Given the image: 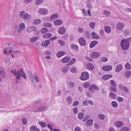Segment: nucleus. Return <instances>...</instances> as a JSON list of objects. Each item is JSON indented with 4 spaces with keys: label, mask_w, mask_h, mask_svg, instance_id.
<instances>
[{
    "label": "nucleus",
    "mask_w": 131,
    "mask_h": 131,
    "mask_svg": "<svg viewBox=\"0 0 131 131\" xmlns=\"http://www.w3.org/2000/svg\"><path fill=\"white\" fill-rule=\"evenodd\" d=\"M11 72L13 76L15 77L17 79H20L21 76L25 79L27 78L26 73L22 68H20V70H18L17 71L15 69L12 70H11Z\"/></svg>",
    "instance_id": "nucleus-1"
},
{
    "label": "nucleus",
    "mask_w": 131,
    "mask_h": 131,
    "mask_svg": "<svg viewBox=\"0 0 131 131\" xmlns=\"http://www.w3.org/2000/svg\"><path fill=\"white\" fill-rule=\"evenodd\" d=\"M121 45L122 48L124 50H127L129 45V41L127 39H123L121 40Z\"/></svg>",
    "instance_id": "nucleus-2"
},
{
    "label": "nucleus",
    "mask_w": 131,
    "mask_h": 131,
    "mask_svg": "<svg viewBox=\"0 0 131 131\" xmlns=\"http://www.w3.org/2000/svg\"><path fill=\"white\" fill-rule=\"evenodd\" d=\"M89 78V73L86 71H84L82 73L80 79L84 81L87 80Z\"/></svg>",
    "instance_id": "nucleus-3"
},
{
    "label": "nucleus",
    "mask_w": 131,
    "mask_h": 131,
    "mask_svg": "<svg viewBox=\"0 0 131 131\" xmlns=\"http://www.w3.org/2000/svg\"><path fill=\"white\" fill-rule=\"evenodd\" d=\"M48 10L45 8H41L39 9L38 10V13L41 15H46L47 14Z\"/></svg>",
    "instance_id": "nucleus-4"
},
{
    "label": "nucleus",
    "mask_w": 131,
    "mask_h": 131,
    "mask_svg": "<svg viewBox=\"0 0 131 131\" xmlns=\"http://www.w3.org/2000/svg\"><path fill=\"white\" fill-rule=\"evenodd\" d=\"M78 41L80 45L82 46H85L86 45V41L85 39L83 37H80L79 38Z\"/></svg>",
    "instance_id": "nucleus-5"
},
{
    "label": "nucleus",
    "mask_w": 131,
    "mask_h": 131,
    "mask_svg": "<svg viewBox=\"0 0 131 131\" xmlns=\"http://www.w3.org/2000/svg\"><path fill=\"white\" fill-rule=\"evenodd\" d=\"M124 24L121 22L117 23V29L118 30H121L124 26Z\"/></svg>",
    "instance_id": "nucleus-6"
},
{
    "label": "nucleus",
    "mask_w": 131,
    "mask_h": 131,
    "mask_svg": "<svg viewBox=\"0 0 131 131\" xmlns=\"http://www.w3.org/2000/svg\"><path fill=\"white\" fill-rule=\"evenodd\" d=\"M19 28L17 30L18 33H20L21 31L25 29V25L24 23H21L19 25Z\"/></svg>",
    "instance_id": "nucleus-7"
},
{
    "label": "nucleus",
    "mask_w": 131,
    "mask_h": 131,
    "mask_svg": "<svg viewBox=\"0 0 131 131\" xmlns=\"http://www.w3.org/2000/svg\"><path fill=\"white\" fill-rule=\"evenodd\" d=\"M6 45L8 47V49L9 50H8V54H11L13 52L12 50L14 47L13 45L10 43H7Z\"/></svg>",
    "instance_id": "nucleus-8"
},
{
    "label": "nucleus",
    "mask_w": 131,
    "mask_h": 131,
    "mask_svg": "<svg viewBox=\"0 0 131 131\" xmlns=\"http://www.w3.org/2000/svg\"><path fill=\"white\" fill-rule=\"evenodd\" d=\"M99 89L95 84H93L90 87L89 90H90L93 93L95 90H97Z\"/></svg>",
    "instance_id": "nucleus-9"
},
{
    "label": "nucleus",
    "mask_w": 131,
    "mask_h": 131,
    "mask_svg": "<svg viewBox=\"0 0 131 131\" xmlns=\"http://www.w3.org/2000/svg\"><path fill=\"white\" fill-rule=\"evenodd\" d=\"M100 56V54L98 52H92L91 54V57L93 58H97L99 57Z\"/></svg>",
    "instance_id": "nucleus-10"
},
{
    "label": "nucleus",
    "mask_w": 131,
    "mask_h": 131,
    "mask_svg": "<svg viewBox=\"0 0 131 131\" xmlns=\"http://www.w3.org/2000/svg\"><path fill=\"white\" fill-rule=\"evenodd\" d=\"M112 67L110 66L107 65L103 66L102 67L103 70L105 71H109L112 70Z\"/></svg>",
    "instance_id": "nucleus-11"
},
{
    "label": "nucleus",
    "mask_w": 131,
    "mask_h": 131,
    "mask_svg": "<svg viewBox=\"0 0 131 131\" xmlns=\"http://www.w3.org/2000/svg\"><path fill=\"white\" fill-rule=\"evenodd\" d=\"M123 67L122 64H119L118 65L115 69V71L117 73H118L120 71L122 70Z\"/></svg>",
    "instance_id": "nucleus-12"
},
{
    "label": "nucleus",
    "mask_w": 131,
    "mask_h": 131,
    "mask_svg": "<svg viewBox=\"0 0 131 131\" xmlns=\"http://www.w3.org/2000/svg\"><path fill=\"white\" fill-rule=\"evenodd\" d=\"M47 108V107L46 106H43L39 108L36 109L35 111V112H42L46 110Z\"/></svg>",
    "instance_id": "nucleus-13"
},
{
    "label": "nucleus",
    "mask_w": 131,
    "mask_h": 131,
    "mask_svg": "<svg viewBox=\"0 0 131 131\" xmlns=\"http://www.w3.org/2000/svg\"><path fill=\"white\" fill-rule=\"evenodd\" d=\"M114 125L117 127H121L123 126V122L118 121L115 122Z\"/></svg>",
    "instance_id": "nucleus-14"
},
{
    "label": "nucleus",
    "mask_w": 131,
    "mask_h": 131,
    "mask_svg": "<svg viewBox=\"0 0 131 131\" xmlns=\"http://www.w3.org/2000/svg\"><path fill=\"white\" fill-rule=\"evenodd\" d=\"M66 30L65 28L63 27H61L58 30V32L60 34L62 35L65 33Z\"/></svg>",
    "instance_id": "nucleus-15"
},
{
    "label": "nucleus",
    "mask_w": 131,
    "mask_h": 131,
    "mask_svg": "<svg viewBox=\"0 0 131 131\" xmlns=\"http://www.w3.org/2000/svg\"><path fill=\"white\" fill-rule=\"evenodd\" d=\"M91 35L92 37L93 38L95 39H98L100 38V36L95 32H92Z\"/></svg>",
    "instance_id": "nucleus-16"
},
{
    "label": "nucleus",
    "mask_w": 131,
    "mask_h": 131,
    "mask_svg": "<svg viewBox=\"0 0 131 131\" xmlns=\"http://www.w3.org/2000/svg\"><path fill=\"white\" fill-rule=\"evenodd\" d=\"M112 77L113 76L111 74H108L105 75L102 77V79L105 80H107L109 79L112 78Z\"/></svg>",
    "instance_id": "nucleus-17"
},
{
    "label": "nucleus",
    "mask_w": 131,
    "mask_h": 131,
    "mask_svg": "<svg viewBox=\"0 0 131 131\" xmlns=\"http://www.w3.org/2000/svg\"><path fill=\"white\" fill-rule=\"evenodd\" d=\"M36 30V28L35 26H32L29 28L27 30L28 32H34Z\"/></svg>",
    "instance_id": "nucleus-18"
},
{
    "label": "nucleus",
    "mask_w": 131,
    "mask_h": 131,
    "mask_svg": "<svg viewBox=\"0 0 131 131\" xmlns=\"http://www.w3.org/2000/svg\"><path fill=\"white\" fill-rule=\"evenodd\" d=\"M28 74L30 80L32 83H33L34 81V79L32 72L30 71H28Z\"/></svg>",
    "instance_id": "nucleus-19"
},
{
    "label": "nucleus",
    "mask_w": 131,
    "mask_h": 131,
    "mask_svg": "<svg viewBox=\"0 0 131 131\" xmlns=\"http://www.w3.org/2000/svg\"><path fill=\"white\" fill-rule=\"evenodd\" d=\"M30 131H40V129L37 128L36 126L33 125L30 127L29 129Z\"/></svg>",
    "instance_id": "nucleus-20"
},
{
    "label": "nucleus",
    "mask_w": 131,
    "mask_h": 131,
    "mask_svg": "<svg viewBox=\"0 0 131 131\" xmlns=\"http://www.w3.org/2000/svg\"><path fill=\"white\" fill-rule=\"evenodd\" d=\"M50 43V41L49 40H46L42 42V46L43 47H46L48 46Z\"/></svg>",
    "instance_id": "nucleus-21"
},
{
    "label": "nucleus",
    "mask_w": 131,
    "mask_h": 131,
    "mask_svg": "<svg viewBox=\"0 0 131 131\" xmlns=\"http://www.w3.org/2000/svg\"><path fill=\"white\" fill-rule=\"evenodd\" d=\"M98 42L96 40L92 41L90 44V47L91 48H93L97 43Z\"/></svg>",
    "instance_id": "nucleus-22"
},
{
    "label": "nucleus",
    "mask_w": 131,
    "mask_h": 131,
    "mask_svg": "<svg viewBox=\"0 0 131 131\" xmlns=\"http://www.w3.org/2000/svg\"><path fill=\"white\" fill-rule=\"evenodd\" d=\"M87 68L90 70H93L94 69V67L91 63H89L87 64Z\"/></svg>",
    "instance_id": "nucleus-23"
},
{
    "label": "nucleus",
    "mask_w": 131,
    "mask_h": 131,
    "mask_svg": "<svg viewBox=\"0 0 131 131\" xmlns=\"http://www.w3.org/2000/svg\"><path fill=\"white\" fill-rule=\"evenodd\" d=\"M23 18L25 20H28L31 18V15L26 13L23 15Z\"/></svg>",
    "instance_id": "nucleus-24"
},
{
    "label": "nucleus",
    "mask_w": 131,
    "mask_h": 131,
    "mask_svg": "<svg viewBox=\"0 0 131 131\" xmlns=\"http://www.w3.org/2000/svg\"><path fill=\"white\" fill-rule=\"evenodd\" d=\"M70 60V58L68 57H67L62 59L61 60V62L63 63H65L68 62Z\"/></svg>",
    "instance_id": "nucleus-25"
},
{
    "label": "nucleus",
    "mask_w": 131,
    "mask_h": 131,
    "mask_svg": "<svg viewBox=\"0 0 131 131\" xmlns=\"http://www.w3.org/2000/svg\"><path fill=\"white\" fill-rule=\"evenodd\" d=\"M62 23V21L61 20L57 19L54 22V25L57 26L60 25Z\"/></svg>",
    "instance_id": "nucleus-26"
},
{
    "label": "nucleus",
    "mask_w": 131,
    "mask_h": 131,
    "mask_svg": "<svg viewBox=\"0 0 131 131\" xmlns=\"http://www.w3.org/2000/svg\"><path fill=\"white\" fill-rule=\"evenodd\" d=\"M58 14H55L52 15L50 18V20L53 21L56 19L58 17Z\"/></svg>",
    "instance_id": "nucleus-27"
},
{
    "label": "nucleus",
    "mask_w": 131,
    "mask_h": 131,
    "mask_svg": "<svg viewBox=\"0 0 131 131\" xmlns=\"http://www.w3.org/2000/svg\"><path fill=\"white\" fill-rule=\"evenodd\" d=\"M71 49H73L76 51H77L79 50L78 46L74 44H72L71 45Z\"/></svg>",
    "instance_id": "nucleus-28"
},
{
    "label": "nucleus",
    "mask_w": 131,
    "mask_h": 131,
    "mask_svg": "<svg viewBox=\"0 0 131 131\" xmlns=\"http://www.w3.org/2000/svg\"><path fill=\"white\" fill-rule=\"evenodd\" d=\"M65 53V52L64 51H60L57 53L56 54L57 57L59 58L64 55Z\"/></svg>",
    "instance_id": "nucleus-29"
},
{
    "label": "nucleus",
    "mask_w": 131,
    "mask_h": 131,
    "mask_svg": "<svg viewBox=\"0 0 131 131\" xmlns=\"http://www.w3.org/2000/svg\"><path fill=\"white\" fill-rule=\"evenodd\" d=\"M52 36V34L49 33H47L43 35V37L44 38H48Z\"/></svg>",
    "instance_id": "nucleus-30"
},
{
    "label": "nucleus",
    "mask_w": 131,
    "mask_h": 131,
    "mask_svg": "<svg viewBox=\"0 0 131 131\" xmlns=\"http://www.w3.org/2000/svg\"><path fill=\"white\" fill-rule=\"evenodd\" d=\"M104 29L105 31L107 33H110L111 31V28L110 26H105Z\"/></svg>",
    "instance_id": "nucleus-31"
},
{
    "label": "nucleus",
    "mask_w": 131,
    "mask_h": 131,
    "mask_svg": "<svg viewBox=\"0 0 131 131\" xmlns=\"http://www.w3.org/2000/svg\"><path fill=\"white\" fill-rule=\"evenodd\" d=\"M39 38V37L38 36L32 37L30 39V42L33 43L37 40Z\"/></svg>",
    "instance_id": "nucleus-32"
},
{
    "label": "nucleus",
    "mask_w": 131,
    "mask_h": 131,
    "mask_svg": "<svg viewBox=\"0 0 131 131\" xmlns=\"http://www.w3.org/2000/svg\"><path fill=\"white\" fill-rule=\"evenodd\" d=\"M43 25L44 27L48 28L51 27L52 26V24L51 23H44L43 24Z\"/></svg>",
    "instance_id": "nucleus-33"
},
{
    "label": "nucleus",
    "mask_w": 131,
    "mask_h": 131,
    "mask_svg": "<svg viewBox=\"0 0 131 131\" xmlns=\"http://www.w3.org/2000/svg\"><path fill=\"white\" fill-rule=\"evenodd\" d=\"M85 37L87 39H89L90 37V32L89 31H85L84 34Z\"/></svg>",
    "instance_id": "nucleus-34"
},
{
    "label": "nucleus",
    "mask_w": 131,
    "mask_h": 131,
    "mask_svg": "<svg viewBox=\"0 0 131 131\" xmlns=\"http://www.w3.org/2000/svg\"><path fill=\"white\" fill-rule=\"evenodd\" d=\"M93 123V120L92 119H90L88 120L86 122L87 125L88 126H90Z\"/></svg>",
    "instance_id": "nucleus-35"
},
{
    "label": "nucleus",
    "mask_w": 131,
    "mask_h": 131,
    "mask_svg": "<svg viewBox=\"0 0 131 131\" xmlns=\"http://www.w3.org/2000/svg\"><path fill=\"white\" fill-rule=\"evenodd\" d=\"M109 96L110 97L114 99H115L116 97L115 94L112 92L110 93Z\"/></svg>",
    "instance_id": "nucleus-36"
},
{
    "label": "nucleus",
    "mask_w": 131,
    "mask_h": 131,
    "mask_svg": "<svg viewBox=\"0 0 131 131\" xmlns=\"http://www.w3.org/2000/svg\"><path fill=\"white\" fill-rule=\"evenodd\" d=\"M48 31V29L45 28H42L40 30L42 34H44L47 32Z\"/></svg>",
    "instance_id": "nucleus-37"
},
{
    "label": "nucleus",
    "mask_w": 131,
    "mask_h": 131,
    "mask_svg": "<svg viewBox=\"0 0 131 131\" xmlns=\"http://www.w3.org/2000/svg\"><path fill=\"white\" fill-rule=\"evenodd\" d=\"M70 70L71 72L72 73H75L77 71V69L74 67L71 68L70 69Z\"/></svg>",
    "instance_id": "nucleus-38"
},
{
    "label": "nucleus",
    "mask_w": 131,
    "mask_h": 131,
    "mask_svg": "<svg viewBox=\"0 0 131 131\" xmlns=\"http://www.w3.org/2000/svg\"><path fill=\"white\" fill-rule=\"evenodd\" d=\"M39 124L42 127H46L47 125V124L44 122H39Z\"/></svg>",
    "instance_id": "nucleus-39"
},
{
    "label": "nucleus",
    "mask_w": 131,
    "mask_h": 131,
    "mask_svg": "<svg viewBox=\"0 0 131 131\" xmlns=\"http://www.w3.org/2000/svg\"><path fill=\"white\" fill-rule=\"evenodd\" d=\"M67 101L69 104H71L72 103V100L70 96H68L67 99Z\"/></svg>",
    "instance_id": "nucleus-40"
},
{
    "label": "nucleus",
    "mask_w": 131,
    "mask_h": 131,
    "mask_svg": "<svg viewBox=\"0 0 131 131\" xmlns=\"http://www.w3.org/2000/svg\"><path fill=\"white\" fill-rule=\"evenodd\" d=\"M41 20L39 19H36L34 21V23L35 25L39 24L41 23Z\"/></svg>",
    "instance_id": "nucleus-41"
},
{
    "label": "nucleus",
    "mask_w": 131,
    "mask_h": 131,
    "mask_svg": "<svg viewBox=\"0 0 131 131\" xmlns=\"http://www.w3.org/2000/svg\"><path fill=\"white\" fill-rule=\"evenodd\" d=\"M111 105L112 107L114 108H116L117 107L118 104L117 102L115 101L112 102Z\"/></svg>",
    "instance_id": "nucleus-42"
},
{
    "label": "nucleus",
    "mask_w": 131,
    "mask_h": 131,
    "mask_svg": "<svg viewBox=\"0 0 131 131\" xmlns=\"http://www.w3.org/2000/svg\"><path fill=\"white\" fill-rule=\"evenodd\" d=\"M123 32H124L125 36H126L129 34L130 32L127 29H125L123 30Z\"/></svg>",
    "instance_id": "nucleus-43"
},
{
    "label": "nucleus",
    "mask_w": 131,
    "mask_h": 131,
    "mask_svg": "<svg viewBox=\"0 0 131 131\" xmlns=\"http://www.w3.org/2000/svg\"><path fill=\"white\" fill-rule=\"evenodd\" d=\"M125 68L127 69H130L131 68V65L129 63L127 62L125 64Z\"/></svg>",
    "instance_id": "nucleus-44"
},
{
    "label": "nucleus",
    "mask_w": 131,
    "mask_h": 131,
    "mask_svg": "<svg viewBox=\"0 0 131 131\" xmlns=\"http://www.w3.org/2000/svg\"><path fill=\"white\" fill-rule=\"evenodd\" d=\"M43 0H36L35 1V4L38 5L42 3Z\"/></svg>",
    "instance_id": "nucleus-45"
},
{
    "label": "nucleus",
    "mask_w": 131,
    "mask_h": 131,
    "mask_svg": "<svg viewBox=\"0 0 131 131\" xmlns=\"http://www.w3.org/2000/svg\"><path fill=\"white\" fill-rule=\"evenodd\" d=\"M131 74V72L129 71H126L125 74L126 76L128 78L129 77Z\"/></svg>",
    "instance_id": "nucleus-46"
},
{
    "label": "nucleus",
    "mask_w": 131,
    "mask_h": 131,
    "mask_svg": "<svg viewBox=\"0 0 131 131\" xmlns=\"http://www.w3.org/2000/svg\"><path fill=\"white\" fill-rule=\"evenodd\" d=\"M98 117L100 119L103 120L104 118L105 117V115L103 114H100L98 115Z\"/></svg>",
    "instance_id": "nucleus-47"
},
{
    "label": "nucleus",
    "mask_w": 131,
    "mask_h": 131,
    "mask_svg": "<svg viewBox=\"0 0 131 131\" xmlns=\"http://www.w3.org/2000/svg\"><path fill=\"white\" fill-rule=\"evenodd\" d=\"M76 61V59L73 58L71 61L68 63V65H71L74 63Z\"/></svg>",
    "instance_id": "nucleus-48"
},
{
    "label": "nucleus",
    "mask_w": 131,
    "mask_h": 131,
    "mask_svg": "<svg viewBox=\"0 0 131 131\" xmlns=\"http://www.w3.org/2000/svg\"><path fill=\"white\" fill-rule=\"evenodd\" d=\"M129 128L128 127H124L122 128L120 131H129Z\"/></svg>",
    "instance_id": "nucleus-49"
},
{
    "label": "nucleus",
    "mask_w": 131,
    "mask_h": 131,
    "mask_svg": "<svg viewBox=\"0 0 131 131\" xmlns=\"http://www.w3.org/2000/svg\"><path fill=\"white\" fill-rule=\"evenodd\" d=\"M101 61L104 62H107L108 60L107 58L106 57H102L101 58Z\"/></svg>",
    "instance_id": "nucleus-50"
},
{
    "label": "nucleus",
    "mask_w": 131,
    "mask_h": 131,
    "mask_svg": "<svg viewBox=\"0 0 131 131\" xmlns=\"http://www.w3.org/2000/svg\"><path fill=\"white\" fill-rule=\"evenodd\" d=\"M22 122L24 125H26L27 124V121L26 118L25 117L23 118L22 119Z\"/></svg>",
    "instance_id": "nucleus-51"
},
{
    "label": "nucleus",
    "mask_w": 131,
    "mask_h": 131,
    "mask_svg": "<svg viewBox=\"0 0 131 131\" xmlns=\"http://www.w3.org/2000/svg\"><path fill=\"white\" fill-rule=\"evenodd\" d=\"M83 113H80L78 115V118L80 119H82L83 118Z\"/></svg>",
    "instance_id": "nucleus-52"
},
{
    "label": "nucleus",
    "mask_w": 131,
    "mask_h": 131,
    "mask_svg": "<svg viewBox=\"0 0 131 131\" xmlns=\"http://www.w3.org/2000/svg\"><path fill=\"white\" fill-rule=\"evenodd\" d=\"M73 111L74 114H78V110L77 107H76L73 108Z\"/></svg>",
    "instance_id": "nucleus-53"
},
{
    "label": "nucleus",
    "mask_w": 131,
    "mask_h": 131,
    "mask_svg": "<svg viewBox=\"0 0 131 131\" xmlns=\"http://www.w3.org/2000/svg\"><path fill=\"white\" fill-rule=\"evenodd\" d=\"M90 85V84L89 82H86L84 84L83 86L85 88H87L89 87Z\"/></svg>",
    "instance_id": "nucleus-54"
},
{
    "label": "nucleus",
    "mask_w": 131,
    "mask_h": 131,
    "mask_svg": "<svg viewBox=\"0 0 131 131\" xmlns=\"http://www.w3.org/2000/svg\"><path fill=\"white\" fill-rule=\"evenodd\" d=\"M89 26L91 28L93 29L95 27V23L93 22L89 24Z\"/></svg>",
    "instance_id": "nucleus-55"
},
{
    "label": "nucleus",
    "mask_w": 131,
    "mask_h": 131,
    "mask_svg": "<svg viewBox=\"0 0 131 131\" xmlns=\"http://www.w3.org/2000/svg\"><path fill=\"white\" fill-rule=\"evenodd\" d=\"M34 78H35V80L37 82H39V78L36 75V73H34Z\"/></svg>",
    "instance_id": "nucleus-56"
},
{
    "label": "nucleus",
    "mask_w": 131,
    "mask_h": 131,
    "mask_svg": "<svg viewBox=\"0 0 131 131\" xmlns=\"http://www.w3.org/2000/svg\"><path fill=\"white\" fill-rule=\"evenodd\" d=\"M79 104V102L78 101H75L73 103V106H77Z\"/></svg>",
    "instance_id": "nucleus-57"
},
{
    "label": "nucleus",
    "mask_w": 131,
    "mask_h": 131,
    "mask_svg": "<svg viewBox=\"0 0 131 131\" xmlns=\"http://www.w3.org/2000/svg\"><path fill=\"white\" fill-rule=\"evenodd\" d=\"M110 83L112 85H113L115 87L117 86V85L114 82V81L112 80H111L110 81Z\"/></svg>",
    "instance_id": "nucleus-58"
},
{
    "label": "nucleus",
    "mask_w": 131,
    "mask_h": 131,
    "mask_svg": "<svg viewBox=\"0 0 131 131\" xmlns=\"http://www.w3.org/2000/svg\"><path fill=\"white\" fill-rule=\"evenodd\" d=\"M0 73L1 75L3 78H5V75L4 71H0Z\"/></svg>",
    "instance_id": "nucleus-59"
},
{
    "label": "nucleus",
    "mask_w": 131,
    "mask_h": 131,
    "mask_svg": "<svg viewBox=\"0 0 131 131\" xmlns=\"http://www.w3.org/2000/svg\"><path fill=\"white\" fill-rule=\"evenodd\" d=\"M59 44L63 46L65 45L64 42L62 40H59L58 41Z\"/></svg>",
    "instance_id": "nucleus-60"
},
{
    "label": "nucleus",
    "mask_w": 131,
    "mask_h": 131,
    "mask_svg": "<svg viewBox=\"0 0 131 131\" xmlns=\"http://www.w3.org/2000/svg\"><path fill=\"white\" fill-rule=\"evenodd\" d=\"M69 84L71 88H73L74 85V83L72 82H69Z\"/></svg>",
    "instance_id": "nucleus-61"
},
{
    "label": "nucleus",
    "mask_w": 131,
    "mask_h": 131,
    "mask_svg": "<svg viewBox=\"0 0 131 131\" xmlns=\"http://www.w3.org/2000/svg\"><path fill=\"white\" fill-rule=\"evenodd\" d=\"M88 100H86L84 101L83 102H82V106H86L88 105Z\"/></svg>",
    "instance_id": "nucleus-62"
},
{
    "label": "nucleus",
    "mask_w": 131,
    "mask_h": 131,
    "mask_svg": "<svg viewBox=\"0 0 131 131\" xmlns=\"http://www.w3.org/2000/svg\"><path fill=\"white\" fill-rule=\"evenodd\" d=\"M78 32L80 33H82L83 32L84 29L82 28H79L78 29Z\"/></svg>",
    "instance_id": "nucleus-63"
},
{
    "label": "nucleus",
    "mask_w": 131,
    "mask_h": 131,
    "mask_svg": "<svg viewBox=\"0 0 131 131\" xmlns=\"http://www.w3.org/2000/svg\"><path fill=\"white\" fill-rule=\"evenodd\" d=\"M117 100L120 102H122L123 101L124 99L122 97L118 96L117 97Z\"/></svg>",
    "instance_id": "nucleus-64"
}]
</instances>
